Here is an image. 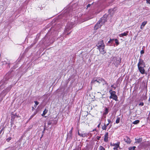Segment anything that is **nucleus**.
<instances>
[{
    "instance_id": "obj_16",
    "label": "nucleus",
    "mask_w": 150,
    "mask_h": 150,
    "mask_svg": "<svg viewBox=\"0 0 150 150\" xmlns=\"http://www.w3.org/2000/svg\"><path fill=\"white\" fill-rule=\"evenodd\" d=\"M47 111L48 110L45 109L43 111L42 115L43 116H44L47 113Z\"/></svg>"
},
{
    "instance_id": "obj_39",
    "label": "nucleus",
    "mask_w": 150,
    "mask_h": 150,
    "mask_svg": "<svg viewBox=\"0 0 150 150\" xmlns=\"http://www.w3.org/2000/svg\"><path fill=\"white\" fill-rule=\"evenodd\" d=\"M73 127H72V128H71V130H70V131L71 132H72V130H73Z\"/></svg>"
},
{
    "instance_id": "obj_11",
    "label": "nucleus",
    "mask_w": 150,
    "mask_h": 150,
    "mask_svg": "<svg viewBox=\"0 0 150 150\" xmlns=\"http://www.w3.org/2000/svg\"><path fill=\"white\" fill-rule=\"evenodd\" d=\"M108 132L105 133L104 135V141L105 142H107L108 141Z\"/></svg>"
},
{
    "instance_id": "obj_23",
    "label": "nucleus",
    "mask_w": 150,
    "mask_h": 150,
    "mask_svg": "<svg viewBox=\"0 0 150 150\" xmlns=\"http://www.w3.org/2000/svg\"><path fill=\"white\" fill-rule=\"evenodd\" d=\"M115 40V39H110V40L108 41V43H110L112 42H113L114 40Z\"/></svg>"
},
{
    "instance_id": "obj_31",
    "label": "nucleus",
    "mask_w": 150,
    "mask_h": 150,
    "mask_svg": "<svg viewBox=\"0 0 150 150\" xmlns=\"http://www.w3.org/2000/svg\"><path fill=\"white\" fill-rule=\"evenodd\" d=\"M91 4H88L87 6V8H88V7H90V6H91Z\"/></svg>"
},
{
    "instance_id": "obj_18",
    "label": "nucleus",
    "mask_w": 150,
    "mask_h": 150,
    "mask_svg": "<svg viewBox=\"0 0 150 150\" xmlns=\"http://www.w3.org/2000/svg\"><path fill=\"white\" fill-rule=\"evenodd\" d=\"M115 43L116 44V46L118 45L119 43L118 40L116 39H115Z\"/></svg>"
},
{
    "instance_id": "obj_8",
    "label": "nucleus",
    "mask_w": 150,
    "mask_h": 150,
    "mask_svg": "<svg viewBox=\"0 0 150 150\" xmlns=\"http://www.w3.org/2000/svg\"><path fill=\"white\" fill-rule=\"evenodd\" d=\"M101 21H102L101 20H100L98 21L97 24L94 26V28L95 29L97 30L102 25L100 24V22Z\"/></svg>"
},
{
    "instance_id": "obj_26",
    "label": "nucleus",
    "mask_w": 150,
    "mask_h": 150,
    "mask_svg": "<svg viewBox=\"0 0 150 150\" xmlns=\"http://www.w3.org/2000/svg\"><path fill=\"white\" fill-rule=\"evenodd\" d=\"M144 53V50H142L141 51H140V53L141 54H143Z\"/></svg>"
},
{
    "instance_id": "obj_28",
    "label": "nucleus",
    "mask_w": 150,
    "mask_h": 150,
    "mask_svg": "<svg viewBox=\"0 0 150 150\" xmlns=\"http://www.w3.org/2000/svg\"><path fill=\"white\" fill-rule=\"evenodd\" d=\"M113 60H115L116 59L117 60V59L116 57H114L112 58Z\"/></svg>"
},
{
    "instance_id": "obj_19",
    "label": "nucleus",
    "mask_w": 150,
    "mask_h": 150,
    "mask_svg": "<svg viewBox=\"0 0 150 150\" xmlns=\"http://www.w3.org/2000/svg\"><path fill=\"white\" fill-rule=\"evenodd\" d=\"M99 150H105V149L101 146H99Z\"/></svg>"
},
{
    "instance_id": "obj_27",
    "label": "nucleus",
    "mask_w": 150,
    "mask_h": 150,
    "mask_svg": "<svg viewBox=\"0 0 150 150\" xmlns=\"http://www.w3.org/2000/svg\"><path fill=\"white\" fill-rule=\"evenodd\" d=\"M34 116V115L33 114L32 115H31L30 116V118H29V120H30L31 119H32Z\"/></svg>"
},
{
    "instance_id": "obj_35",
    "label": "nucleus",
    "mask_w": 150,
    "mask_h": 150,
    "mask_svg": "<svg viewBox=\"0 0 150 150\" xmlns=\"http://www.w3.org/2000/svg\"><path fill=\"white\" fill-rule=\"evenodd\" d=\"M109 123H108V124H104V125H105V126H106V127H107L108 126V125H109Z\"/></svg>"
},
{
    "instance_id": "obj_3",
    "label": "nucleus",
    "mask_w": 150,
    "mask_h": 150,
    "mask_svg": "<svg viewBox=\"0 0 150 150\" xmlns=\"http://www.w3.org/2000/svg\"><path fill=\"white\" fill-rule=\"evenodd\" d=\"M109 93L110 94V98H112L115 101L117 100V97L116 95V92L115 91H112L111 90L109 91Z\"/></svg>"
},
{
    "instance_id": "obj_29",
    "label": "nucleus",
    "mask_w": 150,
    "mask_h": 150,
    "mask_svg": "<svg viewBox=\"0 0 150 150\" xmlns=\"http://www.w3.org/2000/svg\"><path fill=\"white\" fill-rule=\"evenodd\" d=\"M107 120L109 123H110L111 122L110 120L109 119H108Z\"/></svg>"
},
{
    "instance_id": "obj_34",
    "label": "nucleus",
    "mask_w": 150,
    "mask_h": 150,
    "mask_svg": "<svg viewBox=\"0 0 150 150\" xmlns=\"http://www.w3.org/2000/svg\"><path fill=\"white\" fill-rule=\"evenodd\" d=\"M111 87L114 88V89H115L116 88V87H115L113 85H112L111 86Z\"/></svg>"
},
{
    "instance_id": "obj_22",
    "label": "nucleus",
    "mask_w": 150,
    "mask_h": 150,
    "mask_svg": "<svg viewBox=\"0 0 150 150\" xmlns=\"http://www.w3.org/2000/svg\"><path fill=\"white\" fill-rule=\"evenodd\" d=\"M102 128L103 130H106L107 129V127L104 125L102 127Z\"/></svg>"
},
{
    "instance_id": "obj_21",
    "label": "nucleus",
    "mask_w": 150,
    "mask_h": 150,
    "mask_svg": "<svg viewBox=\"0 0 150 150\" xmlns=\"http://www.w3.org/2000/svg\"><path fill=\"white\" fill-rule=\"evenodd\" d=\"M34 102L35 103V104L34 105V106L35 107V108H36L37 106L39 104V103L38 102V101H34Z\"/></svg>"
},
{
    "instance_id": "obj_38",
    "label": "nucleus",
    "mask_w": 150,
    "mask_h": 150,
    "mask_svg": "<svg viewBox=\"0 0 150 150\" xmlns=\"http://www.w3.org/2000/svg\"><path fill=\"white\" fill-rule=\"evenodd\" d=\"M37 113V112H35L34 113L33 115H34V116Z\"/></svg>"
},
{
    "instance_id": "obj_5",
    "label": "nucleus",
    "mask_w": 150,
    "mask_h": 150,
    "mask_svg": "<svg viewBox=\"0 0 150 150\" xmlns=\"http://www.w3.org/2000/svg\"><path fill=\"white\" fill-rule=\"evenodd\" d=\"M102 79V78H98L96 79H93L91 81V83L92 84L97 83L98 84H99L101 83V81H101L100 79Z\"/></svg>"
},
{
    "instance_id": "obj_32",
    "label": "nucleus",
    "mask_w": 150,
    "mask_h": 150,
    "mask_svg": "<svg viewBox=\"0 0 150 150\" xmlns=\"http://www.w3.org/2000/svg\"><path fill=\"white\" fill-rule=\"evenodd\" d=\"M146 2L147 3L150 4V0H146Z\"/></svg>"
},
{
    "instance_id": "obj_43",
    "label": "nucleus",
    "mask_w": 150,
    "mask_h": 150,
    "mask_svg": "<svg viewBox=\"0 0 150 150\" xmlns=\"http://www.w3.org/2000/svg\"><path fill=\"white\" fill-rule=\"evenodd\" d=\"M134 148H135V147H133Z\"/></svg>"
},
{
    "instance_id": "obj_33",
    "label": "nucleus",
    "mask_w": 150,
    "mask_h": 150,
    "mask_svg": "<svg viewBox=\"0 0 150 150\" xmlns=\"http://www.w3.org/2000/svg\"><path fill=\"white\" fill-rule=\"evenodd\" d=\"M115 144H114V143H113V144L111 143V144H110V145L111 146H115Z\"/></svg>"
},
{
    "instance_id": "obj_6",
    "label": "nucleus",
    "mask_w": 150,
    "mask_h": 150,
    "mask_svg": "<svg viewBox=\"0 0 150 150\" xmlns=\"http://www.w3.org/2000/svg\"><path fill=\"white\" fill-rule=\"evenodd\" d=\"M105 47V45H103V46L98 48L100 52L102 54H104L106 53V51L104 50Z\"/></svg>"
},
{
    "instance_id": "obj_13",
    "label": "nucleus",
    "mask_w": 150,
    "mask_h": 150,
    "mask_svg": "<svg viewBox=\"0 0 150 150\" xmlns=\"http://www.w3.org/2000/svg\"><path fill=\"white\" fill-rule=\"evenodd\" d=\"M147 23V21H145L142 22V25L140 27V28L142 30L143 29L144 27V26Z\"/></svg>"
},
{
    "instance_id": "obj_30",
    "label": "nucleus",
    "mask_w": 150,
    "mask_h": 150,
    "mask_svg": "<svg viewBox=\"0 0 150 150\" xmlns=\"http://www.w3.org/2000/svg\"><path fill=\"white\" fill-rule=\"evenodd\" d=\"M117 61L118 62L120 63L121 62V59L120 58H119V59L117 60Z\"/></svg>"
},
{
    "instance_id": "obj_4",
    "label": "nucleus",
    "mask_w": 150,
    "mask_h": 150,
    "mask_svg": "<svg viewBox=\"0 0 150 150\" xmlns=\"http://www.w3.org/2000/svg\"><path fill=\"white\" fill-rule=\"evenodd\" d=\"M98 93L99 94V96H100L99 98H97V100L100 102L101 103L104 100L105 97H103L104 94H101L100 93L98 92Z\"/></svg>"
},
{
    "instance_id": "obj_25",
    "label": "nucleus",
    "mask_w": 150,
    "mask_h": 150,
    "mask_svg": "<svg viewBox=\"0 0 150 150\" xmlns=\"http://www.w3.org/2000/svg\"><path fill=\"white\" fill-rule=\"evenodd\" d=\"M11 139V137H9L8 138H7L6 139L7 141L8 142Z\"/></svg>"
},
{
    "instance_id": "obj_14",
    "label": "nucleus",
    "mask_w": 150,
    "mask_h": 150,
    "mask_svg": "<svg viewBox=\"0 0 150 150\" xmlns=\"http://www.w3.org/2000/svg\"><path fill=\"white\" fill-rule=\"evenodd\" d=\"M119 143L115 144V146L113 148V149L114 150H116L119 147Z\"/></svg>"
},
{
    "instance_id": "obj_1",
    "label": "nucleus",
    "mask_w": 150,
    "mask_h": 150,
    "mask_svg": "<svg viewBox=\"0 0 150 150\" xmlns=\"http://www.w3.org/2000/svg\"><path fill=\"white\" fill-rule=\"evenodd\" d=\"M139 62L137 64L140 73L142 74L145 73L144 67H145V64L143 60L141 59H139Z\"/></svg>"
},
{
    "instance_id": "obj_40",
    "label": "nucleus",
    "mask_w": 150,
    "mask_h": 150,
    "mask_svg": "<svg viewBox=\"0 0 150 150\" xmlns=\"http://www.w3.org/2000/svg\"><path fill=\"white\" fill-rule=\"evenodd\" d=\"M34 109H35V108H34V107H32V110H33Z\"/></svg>"
},
{
    "instance_id": "obj_24",
    "label": "nucleus",
    "mask_w": 150,
    "mask_h": 150,
    "mask_svg": "<svg viewBox=\"0 0 150 150\" xmlns=\"http://www.w3.org/2000/svg\"><path fill=\"white\" fill-rule=\"evenodd\" d=\"M144 105V103L143 102H141L139 104V105L143 106Z\"/></svg>"
},
{
    "instance_id": "obj_20",
    "label": "nucleus",
    "mask_w": 150,
    "mask_h": 150,
    "mask_svg": "<svg viewBox=\"0 0 150 150\" xmlns=\"http://www.w3.org/2000/svg\"><path fill=\"white\" fill-rule=\"evenodd\" d=\"M120 118L119 117H117L116 120V123L117 124L118 123L120 122Z\"/></svg>"
},
{
    "instance_id": "obj_12",
    "label": "nucleus",
    "mask_w": 150,
    "mask_h": 150,
    "mask_svg": "<svg viewBox=\"0 0 150 150\" xmlns=\"http://www.w3.org/2000/svg\"><path fill=\"white\" fill-rule=\"evenodd\" d=\"M124 140L125 142L128 143H130L131 142L130 139L127 137H126L125 138Z\"/></svg>"
},
{
    "instance_id": "obj_42",
    "label": "nucleus",
    "mask_w": 150,
    "mask_h": 150,
    "mask_svg": "<svg viewBox=\"0 0 150 150\" xmlns=\"http://www.w3.org/2000/svg\"><path fill=\"white\" fill-rule=\"evenodd\" d=\"M95 129L93 130V131H94L95 130Z\"/></svg>"
},
{
    "instance_id": "obj_17",
    "label": "nucleus",
    "mask_w": 150,
    "mask_h": 150,
    "mask_svg": "<svg viewBox=\"0 0 150 150\" xmlns=\"http://www.w3.org/2000/svg\"><path fill=\"white\" fill-rule=\"evenodd\" d=\"M139 120H137L134 121L133 122V124L134 125H137L138 124L139 122Z\"/></svg>"
},
{
    "instance_id": "obj_2",
    "label": "nucleus",
    "mask_w": 150,
    "mask_h": 150,
    "mask_svg": "<svg viewBox=\"0 0 150 150\" xmlns=\"http://www.w3.org/2000/svg\"><path fill=\"white\" fill-rule=\"evenodd\" d=\"M75 23L76 22H71L70 23H68L67 24L64 30V33L65 34L67 33V35L70 34L71 31L69 32V33H68V32L75 26Z\"/></svg>"
},
{
    "instance_id": "obj_10",
    "label": "nucleus",
    "mask_w": 150,
    "mask_h": 150,
    "mask_svg": "<svg viewBox=\"0 0 150 150\" xmlns=\"http://www.w3.org/2000/svg\"><path fill=\"white\" fill-rule=\"evenodd\" d=\"M128 31H126L125 32L123 33H122L121 34H120L119 35V36L120 37H122L124 36H127L128 35Z\"/></svg>"
},
{
    "instance_id": "obj_37",
    "label": "nucleus",
    "mask_w": 150,
    "mask_h": 150,
    "mask_svg": "<svg viewBox=\"0 0 150 150\" xmlns=\"http://www.w3.org/2000/svg\"><path fill=\"white\" fill-rule=\"evenodd\" d=\"M105 111H106V114H107L108 113V109L106 108V109H105Z\"/></svg>"
},
{
    "instance_id": "obj_7",
    "label": "nucleus",
    "mask_w": 150,
    "mask_h": 150,
    "mask_svg": "<svg viewBox=\"0 0 150 150\" xmlns=\"http://www.w3.org/2000/svg\"><path fill=\"white\" fill-rule=\"evenodd\" d=\"M78 134L80 137H88L89 134V133H84V132H82V133H80L78 131Z\"/></svg>"
},
{
    "instance_id": "obj_15",
    "label": "nucleus",
    "mask_w": 150,
    "mask_h": 150,
    "mask_svg": "<svg viewBox=\"0 0 150 150\" xmlns=\"http://www.w3.org/2000/svg\"><path fill=\"white\" fill-rule=\"evenodd\" d=\"M101 81V82H102L103 85H104L105 84H106L108 85V83L107 82L105 81L104 79H100Z\"/></svg>"
},
{
    "instance_id": "obj_9",
    "label": "nucleus",
    "mask_w": 150,
    "mask_h": 150,
    "mask_svg": "<svg viewBox=\"0 0 150 150\" xmlns=\"http://www.w3.org/2000/svg\"><path fill=\"white\" fill-rule=\"evenodd\" d=\"M103 45H104L103 40H101L98 42V44L97 45V46L98 48L103 46Z\"/></svg>"
},
{
    "instance_id": "obj_36",
    "label": "nucleus",
    "mask_w": 150,
    "mask_h": 150,
    "mask_svg": "<svg viewBox=\"0 0 150 150\" xmlns=\"http://www.w3.org/2000/svg\"><path fill=\"white\" fill-rule=\"evenodd\" d=\"M100 124H101V123L100 122V123H99V124L98 125V126H97V127H98L99 128V127H100Z\"/></svg>"
},
{
    "instance_id": "obj_41",
    "label": "nucleus",
    "mask_w": 150,
    "mask_h": 150,
    "mask_svg": "<svg viewBox=\"0 0 150 150\" xmlns=\"http://www.w3.org/2000/svg\"><path fill=\"white\" fill-rule=\"evenodd\" d=\"M100 138V137H98V139H99Z\"/></svg>"
}]
</instances>
